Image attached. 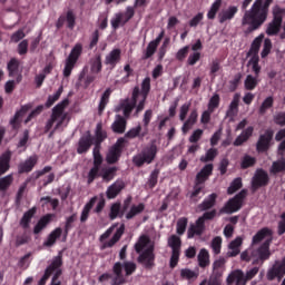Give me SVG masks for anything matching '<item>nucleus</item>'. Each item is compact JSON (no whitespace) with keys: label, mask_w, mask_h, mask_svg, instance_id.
<instances>
[{"label":"nucleus","mask_w":285,"mask_h":285,"mask_svg":"<svg viewBox=\"0 0 285 285\" xmlns=\"http://www.w3.org/2000/svg\"><path fill=\"white\" fill-rule=\"evenodd\" d=\"M11 159H12V151L11 150H6L1 156H0V177L7 174L10 168H11Z\"/></svg>","instance_id":"nucleus-33"},{"label":"nucleus","mask_w":285,"mask_h":285,"mask_svg":"<svg viewBox=\"0 0 285 285\" xmlns=\"http://www.w3.org/2000/svg\"><path fill=\"white\" fill-rule=\"evenodd\" d=\"M269 181H271V178L268 173L263 168H258L256 169L252 178V189L256 191L259 188L268 186Z\"/></svg>","instance_id":"nucleus-17"},{"label":"nucleus","mask_w":285,"mask_h":285,"mask_svg":"<svg viewBox=\"0 0 285 285\" xmlns=\"http://www.w3.org/2000/svg\"><path fill=\"white\" fill-rule=\"evenodd\" d=\"M274 0H255L248 10H245L242 18V27L248 26L244 35L248 36L259 30L268 19L271 6Z\"/></svg>","instance_id":"nucleus-1"},{"label":"nucleus","mask_w":285,"mask_h":285,"mask_svg":"<svg viewBox=\"0 0 285 285\" xmlns=\"http://www.w3.org/2000/svg\"><path fill=\"white\" fill-rule=\"evenodd\" d=\"M63 230L61 229V227H56V229H53L51 232V234H49V236H47V240H45V247H52L57 239H59L62 235Z\"/></svg>","instance_id":"nucleus-45"},{"label":"nucleus","mask_w":285,"mask_h":285,"mask_svg":"<svg viewBox=\"0 0 285 285\" xmlns=\"http://www.w3.org/2000/svg\"><path fill=\"white\" fill-rule=\"evenodd\" d=\"M63 266V255L60 252L57 256H53L51 264L47 265V269H45V274H42V278L38 281V285H46L48 279L53 275L55 271L58 267Z\"/></svg>","instance_id":"nucleus-13"},{"label":"nucleus","mask_w":285,"mask_h":285,"mask_svg":"<svg viewBox=\"0 0 285 285\" xmlns=\"http://www.w3.org/2000/svg\"><path fill=\"white\" fill-rule=\"evenodd\" d=\"M127 120L121 115H116L114 122L111 124V130L114 134L122 135L126 132Z\"/></svg>","instance_id":"nucleus-32"},{"label":"nucleus","mask_w":285,"mask_h":285,"mask_svg":"<svg viewBox=\"0 0 285 285\" xmlns=\"http://www.w3.org/2000/svg\"><path fill=\"white\" fill-rule=\"evenodd\" d=\"M126 139L120 137L116 140V142L108 149L106 154V163L108 165L117 164L122 155L125 148Z\"/></svg>","instance_id":"nucleus-10"},{"label":"nucleus","mask_w":285,"mask_h":285,"mask_svg":"<svg viewBox=\"0 0 285 285\" xmlns=\"http://www.w3.org/2000/svg\"><path fill=\"white\" fill-rule=\"evenodd\" d=\"M146 206L144 203H139L138 205H131L130 209L126 213L125 218L130 220L135 218L137 215L141 214L145 210Z\"/></svg>","instance_id":"nucleus-49"},{"label":"nucleus","mask_w":285,"mask_h":285,"mask_svg":"<svg viewBox=\"0 0 285 285\" xmlns=\"http://www.w3.org/2000/svg\"><path fill=\"white\" fill-rule=\"evenodd\" d=\"M100 30L99 29H95L90 36H89V42H88V50L92 51L97 48L99 40H100Z\"/></svg>","instance_id":"nucleus-55"},{"label":"nucleus","mask_w":285,"mask_h":285,"mask_svg":"<svg viewBox=\"0 0 285 285\" xmlns=\"http://www.w3.org/2000/svg\"><path fill=\"white\" fill-rule=\"evenodd\" d=\"M77 220V213L71 214L65 220V239H67L69 232L73 228V223Z\"/></svg>","instance_id":"nucleus-64"},{"label":"nucleus","mask_w":285,"mask_h":285,"mask_svg":"<svg viewBox=\"0 0 285 285\" xmlns=\"http://www.w3.org/2000/svg\"><path fill=\"white\" fill-rule=\"evenodd\" d=\"M156 255L154 253V247H147L142 253L139 254L137 262L145 269L151 271L156 266Z\"/></svg>","instance_id":"nucleus-16"},{"label":"nucleus","mask_w":285,"mask_h":285,"mask_svg":"<svg viewBox=\"0 0 285 285\" xmlns=\"http://www.w3.org/2000/svg\"><path fill=\"white\" fill-rule=\"evenodd\" d=\"M218 156V149L217 148H209L205 155H202L199 160L203 164H207V163H212L216 159V157Z\"/></svg>","instance_id":"nucleus-56"},{"label":"nucleus","mask_w":285,"mask_h":285,"mask_svg":"<svg viewBox=\"0 0 285 285\" xmlns=\"http://www.w3.org/2000/svg\"><path fill=\"white\" fill-rule=\"evenodd\" d=\"M37 164H38V156L37 155L29 156V158H27L24 161L18 165V174L22 175V174L31 173Z\"/></svg>","instance_id":"nucleus-28"},{"label":"nucleus","mask_w":285,"mask_h":285,"mask_svg":"<svg viewBox=\"0 0 285 285\" xmlns=\"http://www.w3.org/2000/svg\"><path fill=\"white\" fill-rule=\"evenodd\" d=\"M139 100V86H135L131 91V98H126L120 102V108L122 109V114L125 118H129L134 108L138 107Z\"/></svg>","instance_id":"nucleus-11"},{"label":"nucleus","mask_w":285,"mask_h":285,"mask_svg":"<svg viewBox=\"0 0 285 285\" xmlns=\"http://www.w3.org/2000/svg\"><path fill=\"white\" fill-rule=\"evenodd\" d=\"M167 244L171 248V252L181 250V238L179 236H176V234L169 236Z\"/></svg>","instance_id":"nucleus-57"},{"label":"nucleus","mask_w":285,"mask_h":285,"mask_svg":"<svg viewBox=\"0 0 285 285\" xmlns=\"http://www.w3.org/2000/svg\"><path fill=\"white\" fill-rule=\"evenodd\" d=\"M239 9L237 6H229L227 9H223L218 12L217 19L219 24H224L227 21H232L235 19Z\"/></svg>","instance_id":"nucleus-21"},{"label":"nucleus","mask_w":285,"mask_h":285,"mask_svg":"<svg viewBox=\"0 0 285 285\" xmlns=\"http://www.w3.org/2000/svg\"><path fill=\"white\" fill-rule=\"evenodd\" d=\"M226 258L224 256H219L212 264V274L210 277H215L216 279H223L224 273L226 271Z\"/></svg>","instance_id":"nucleus-20"},{"label":"nucleus","mask_w":285,"mask_h":285,"mask_svg":"<svg viewBox=\"0 0 285 285\" xmlns=\"http://www.w3.org/2000/svg\"><path fill=\"white\" fill-rule=\"evenodd\" d=\"M30 109V105H24L20 107V110H18L16 115H13V118L10 120V125L12 126L13 130H19L21 125L20 118H22Z\"/></svg>","instance_id":"nucleus-35"},{"label":"nucleus","mask_w":285,"mask_h":285,"mask_svg":"<svg viewBox=\"0 0 285 285\" xmlns=\"http://www.w3.org/2000/svg\"><path fill=\"white\" fill-rule=\"evenodd\" d=\"M218 195L216 193L209 194L204 200L197 205L199 212H207L214 208L217 204Z\"/></svg>","instance_id":"nucleus-30"},{"label":"nucleus","mask_w":285,"mask_h":285,"mask_svg":"<svg viewBox=\"0 0 285 285\" xmlns=\"http://www.w3.org/2000/svg\"><path fill=\"white\" fill-rule=\"evenodd\" d=\"M284 16H285V8H282L278 4L274 6L272 21L283 24Z\"/></svg>","instance_id":"nucleus-58"},{"label":"nucleus","mask_w":285,"mask_h":285,"mask_svg":"<svg viewBox=\"0 0 285 285\" xmlns=\"http://www.w3.org/2000/svg\"><path fill=\"white\" fill-rule=\"evenodd\" d=\"M258 83H259L258 77L253 75H247L244 80V88L247 91H253L257 88Z\"/></svg>","instance_id":"nucleus-53"},{"label":"nucleus","mask_w":285,"mask_h":285,"mask_svg":"<svg viewBox=\"0 0 285 285\" xmlns=\"http://www.w3.org/2000/svg\"><path fill=\"white\" fill-rule=\"evenodd\" d=\"M136 8L134 6H127L125 12H118L115 18L110 20V26L114 30H118L119 27H125L136 14Z\"/></svg>","instance_id":"nucleus-9"},{"label":"nucleus","mask_w":285,"mask_h":285,"mask_svg":"<svg viewBox=\"0 0 285 285\" xmlns=\"http://www.w3.org/2000/svg\"><path fill=\"white\" fill-rule=\"evenodd\" d=\"M68 105L69 99H63L62 101L58 102V105L53 106V109H51V118H49L45 125V132H49L55 126V122H57L59 119L61 120L66 115L68 117V112H65Z\"/></svg>","instance_id":"nucleus-7"},{"label":"nucleus","mask_w":285,"mask_h":285,"mask_svg":"<svg viewBox=\"0 0 285 285\" xmlns=\"http://www.w3.org/2000/svg\"><path fill=\"white\" fill-rule=\"evenodd\" d=\"M14 178L12 174L0 177V193H6L11 187Z\"/></svg>","instance_id":"nucleus-59"},{"label":"nucleus","mask_w":285,"mask_h":285,"mask_svg":"<svg viewBox=\"0 0 285 285\" xmlns=\"http://www.w3.org/2000/svg\"><path fill=\"white\" fill-rule=\"evenodd\" d=\"M222 6L223 0H215L207 12V19L210 21L215 20L219 10L222 9Z\"/></svg>","instance_id":"nucleus-51"},{"label":"nucleus","mask_w":285,"mask_h":285,"mask_svg":"<svg viewBox=\"0 0 285 285\" xmlns=\"http://www.w3.org/2000/svg\"><path fill=\"white\" fill-rule=\"evenodd\" d=\"M141 130H142L141 125H138V126H136V127L129 129V130L125 134V137L128 138V139H135V138H137V137H138L139 139H144V138L147 136L148 131L145 130V131L141 132Z\"/></svg>","instance_id":"nucleus-42"},{"label":"nucleus","mask_w":285,"mask_h":285,"mask_svg":"<svg viewBox=\"0 0 285 285\" xmlns=\"http://www.w3.org/2000/svg\"><path fill=\"white\" fill-rule=\"evenodd\" d=\"M273 140H274V130L266 129L263 134L258 136V139L256 141V151L258 154L267 153L272 148Z\"/></svg>","instance_id":"nucleus-12"},{"label":"nucleus","mask_w":285,"mask_h":285,"mask_svg":"<svg viewBox=\"0 0 285 285\" xmlns=\"http://www.w3.org/2000/svg\"><path fill=\"white\" fill-rule=\"evenodd\" d=\"M110 96H111V89L107 88L100 97V101L98 105L99 115H101L105 111V109L109 102Z\"/></svg>","instance_id":"nucleus-54"},{"label":"nucleus","mask_w":285,"mask_h":285,"mask_svg":"<svg viewBox=\"0 0 285 285\" xmlns=\"http://www.w3.org/2000/svg\"><path fill=\"white\" fill-rule=\"evenodd\" d=\"M149 243H150L149 236H140L137 243H135V252L137 254H141Z\"/></svg>","instance_id":"nucleus-63"},{"label":"nucleus","mask_w":285,"mask_h":285,"mask_svg":"<svg viewBox=\"0 0 285 285\" xmlns=\"http://www.w3.org/2000/svg\"><path fill=\"white\" fill-rule=\"evenodd\" d=\"M126 188V184L124 180L117 179L111 185L107 187L106 198L115 199L117 196Z\"/></svg>","instance_id":"nucleus-24"},{"label":"nucleus","mask_w":285,"mask_h":285,"mask_svg":"<svg viewBox=\"0 0 285 285\" xmlns=\"http://www.w3.org/2000/svg\"><path fill=\"white\" fill-rule=\"evenodd\" d=\"M197 262L200 268H206L210 265V254L208 249H200L199 254L197 255Z\"/></svg>","instance_id":"nucleus-47"},{"label":"nucleus","mask_w":285,"mask_h":285,"mask_svg":"<svg viewBox=\"0 0 285 285\" xmlns=\"http://www.w3.org/2000/svg\"><path fill=\"white\" fill-rule=\"evenodd\" d=\"M158 151L159 149L157 144L151 141L150 144L142 147L138 154L132 156L131 163L137 168H141L145 165H151L157 158Z\"/></svg>","instance_id":"nucleus-3"},{"label":"nucleus","mask_w":285,"mask_h":285,"mask_svg":"<svg viewBox=\"0 0 285 285\" xmlns=\"http://www.w3.org/2000/svg\"><path fill=\"white\" fill-rule=\"evenodd\" d=\"M36 214H37L36 206H33V207L29 208V210L24 212V214H22V218H20V227H22V229H29L30 223Z\"/></svg>","instance_id":"nucleus-40"},{"label":"nucleus","mask_w":285,"mask_h":285,"mask_svg":"<svg viewBox=\"0 0 285 285\" xmlns=\"http://www.w3.org/2000/svg\"><path fill=\"white\" fill-rule=\"evenodd\" d=\"M275 99L273 96L266 97L258 108V114L265 116L269 109L274 107Z\"/></svg>","instance_id":"nucleus-50"},{"label":"nucleus","mask_w":285,"mask_h":285,"mask_svg":"<svg viewBox=\"0 0 285 285\" xmlns=\"http://www.w3.org/2000/svg\"><path fill=\"white\" fill-rule=\"evenodd\" d=\"M246 285L245 273L243 269H233L226 277V285Z\"/></svg>","instance_id":"nucleus-26"},{"label":"nucleus","mask_w":285,"mask_h":285,"mask_svg":"<svg viewBox=\"0 0 285 285\" xmlns=\"http://www.w3.org/2000/svg\"><path fill=\"white\" fill-rule=\"evenodd\" d=\"M222 247H223V238H222V236H215L212 239V243H210V248L213 250V254L214 255H220Z\"/></svg>","instance_id":"nucleus-62"},{"label":"nucleus","mask_w":285,"mask_h":285,"mask_svg":"<svg viewBox=\"0 0 285 285\" xmlns=\"http://www.w3.org/2000/svg\"><path fill=\"white\" fill-rule=\"evenodd\" d=\"M107 139V131L102 129V124H97L94 137V147L101 148V144Z\"/></svg>","instance_id":"nucleus-39"},{"label":"nucleus","mask_w":285,"mask_h":285,"mask_svg":"<svg viewBox=\"0 0 285 285\" xmlns=\"http://www.w3.org/2000/svg\"><path fill=\"white\" fill-rule=\"evenodd\" d=\"M248 195V189L244 188L234 197L229 198L226 204L220 208L222 214H234L243 208L244 200Z\"/></svg>","instance_id":"nucleus-5"},{"label":"nucleus","mask_w":285,"mask_h":285,"mask_svg":"<svg viewBox=\"0 0 285 285\" xmlns=\"http://www.w3.org/2000/svg\"><path fill=\"white\" fill-rule=\"evenodd\" d=\"M240 94H235L227 109L228 117H235L239 110Z\"/></svg>","instance_id":"nucleus-44"},{"label":"nucleus","mask_w":285,"mask_h":285,"mask_svg":"<svg viewBox=\"0 0 285 285\" xmlns=\"http://www.w3.org/2000/svg\"><path fill=\"white\" fill-rule=\"evenodd\" d=\"M122 271L125 272V276L129 277L136 273L137 265L132 261H124V263H114L111 272L115 276L111 278L110 285H125L127 283L126 277L122 274Z\"/></svg>","instance_id":"nucleus-2"},{"label":"nucleus","mask_w":285,"mask_h":285,"mask_svg":"<svg viewBox=\"0 0 285 285\" xmlns=\"http://www.w3.org/2000/svg\"><path fill=\"white\" fill-rule=\"evenodd\" d=\"M90 72L99 75L102 71V57L101 53H96L89 59Z\"/></svg>","instance_id":"nucleus-38"},{"label":"nucleus","mask_w":285,"mask_h":285,"mask_svg":"<svg viewBox=\"0 0 285 285\" xmlns=\"http://www.w3.org/2000/svg\"><path fill=\"white\" fill-rule=\"evenodd\" d=\"M273 243V238H266V240H264V243H262V245L259 247H257V249H255V257L257 256V258H255L252 264L253 265H258L259 262L264 263L266 261H268L272 256V252H271V245Z\"/></svg>","instance_id":"nucleus-15"},{"label":"nucleus","mask_w":285,"mask_h":285,"mask_svg":"<svg viewBox=\"0 0 285 285\" xmlns=\"http://www.w3.org/2000/svg\"><path fill=\"white\" fill-rule=\"evenodd\" d=\"M125 233V224H121L118 229H116L114 236L110 238V240H108L107 243H105V246L107 248H111L114 247L122 237Z\"/></svg>","instance_id":"nucleus-46"},{"label":"nucleus","mask_w":285,"mask_h":285,"mask_svg":"<svg viewBox=\"0 0 285 285\" xmlns=\"http://www.w3.org/2000/svg\"><path fill=\"white\" fill-rule=\"evenodd\" d=\"M151 90V79L150 77H146L142 79L141 83H140V88L138 87V105L136 107L135 114L134 116L138 117V115L144 111L145 106H146V101L148 98V95Z\"/></svg>","instance_id":"nucleus-8"},{"label":"nucleus","mask_w":285,"mask_h":285,"mask_svg":"<svg viewBox=\"0 0 285 285\" xmlns=\"http://www.w3.org/2000/svg\"><path fill=\"white\" fill-rule=\"evenodd\" d=\"M53 215L47 214L40 219H38V223H36V226H33V235H39L52 220Z\"/></svg>","instance_id":"nucleus-41"},{"label":"nucleus","mask_w":285,"mask_h":285,"mask_svg":"<svg viewBox=\"0 0 285 285\" xmlns=\"http://www.w3.org/2000/svg\"><path fill=\"white\" fill-rule=\"evenodd\" d=\"M274 232L269 227H263L252 238V246L259 245L265 239H273Z\"/></svg>","instance_id":"nucleus-27"},{"label":"nucleus","mask_w":285,"mask_h":285,"mask_svg":"<svg viewBox=\"0 0 285 285\" xmlns=\"http://www.w3.org/2000/svg\"><path fill=\"white\" fill-rule=\"evenodd\" d=\"M204 190V186L200 183L195 181L193 190L189 195V200L193 204H197L200 199L202 196H199Z\"/></svg>","instance_id":"nucleus-48"},{"label":"nucleus","mask_w":285,"mask_h":285,"mask_svg":"<svg viewBox=\"0 0 285 285\" xmlns=\"http://www.w3.org/2000/svg\"><path fill=\"white\" fill-rule=\"evenodd\" d=\"M198 121V111L193 109L181 126L183 135H187Z\"/></svg>","instance_id":"nucleus-31"},{"label":"nucleus","mask_w":285,"mask_h":285,"mask_svg":"<svg viewBox=\"0 0 285 285\" xmlns=\"http://www.w3.org/2000/svg\"><path fill=\"white\" fill-rule=\"evenodd\" d=\"M68 105L69 99H63L62 101L58 102V105L53 106V109H51V118H49L45 125V132H49L55 126V122H57L59 119L61 120L66 115L68 117V112H65Z\"/></svg>","instance_id":"nucleus-6"},{"label":"nucleus","mask_w":285,"mask_h":285,"mask_svg":"<svg viewBox=\"0 0 285 285\" xmlns=\"http://www.w3.org/2000/svg\"><path fill=\"white\" fill-rule=\"evenodd\" d=\"M97 199V196H94L85 204V207H82V212L80 213V223L85 224L89 219L90 212L95 207Z\"/></svg>","instance_id":"nucleus-37"},{"label":"nucleus","mask_w":285,"mask_h":285,"mask_svg":"<svg viewBox=\"0 0 285 285\" xmlns=\"http://www.w3.org/2000/svg\"><path fill=\"white\" fill-rule=\"evenodd\" d=\"M282 23H278L276 21H271L268 24H267V28H266V35L268 37H275L277 36L279 32H281V29H282Z\"/></svg>","instance_id":"nucleus-60"},{"label":"nucleus","mask_w":285,"mask_h":285,"mask_svg":"<svg viewBox=\"0 0 285 285\" xmlns=\"http://www.w3.org/2000/svg\"><path fill=\"white\" fill-rule=\"evenodd\" d=\"M242 236H237L235 240H230L228 245L227 257H237L240 254V247L243 246Z\"/></svg>","instance_id":"nucleus-34"},{"label":"nucleus","mask_w":285,"mask_h":285,"mask_svg":"<svg viewBox=\"0 0 285 285\" xmlns=\"http://www.w3.org/2000/svg\"><path fill=\"white\" fill-rule=\"evenodd\" d=\"M20 68V61L17 58H11L10 61L8 62V72L10 78L16 77V83H21L23 76L21 71L19 70Z\"/></svg>","instance_id":"nucleus-23"},{"label":"nucleus","mask_w":285,"mask_h":285,"mask_svg":"<svg viewBox=\"0 0 285 285\" xmlns=\"http://www.w3.org/2000/svg\"><path fill=\"white\" fill-rule=\"evenodd\" d=\"M264 38H265L264 35H259L253 40V42L250 45V48L247 52L248 58L252 57L253 55H258L259 53V50H261L262 43L264 41Z\"/></svg>","instance_id":"nucleus-43"},{"label":"nucleus","mask_w":285,"mask_h":285,"mask_svg":"<svg viewBox=\"0 0 285 285\" xmlns=\"http://www.w3.org/2000/svg\"><path fill=\"white\" fill-rule=\"evenodd\" d=\"M117 171H118V167L116 166L102 167L100 168L99 177L102 179V181L110 183L117 176Z\"/></svg>","instance_id":"nucleus-36"},{"label":"nucleus","mask_w":285,"mask_h":285,"mask_svg":"<svg viewBox=\"0 0 285 285\" xmlns=\"http://www.w3.org/2000/svg\"><path fill=\"white\" fill-rule=\"evenodd\" d=\"M121 62V49L120 48H114L110 50L104 59V65L109 67L110 70H114L117 65Z\"/></svg>","instance_id":"nucleus-18"},{"label":"nucleus","mask_w":285,"mask_h":285,"mask_svg":"<svg viewBox=\"0 0 285 285\" xmlns=\"http://www.w3.org/2000/svg\"><path fill=\"white\" fill-rule=\"evenodd\" d=\"M243 188V178L242 177H236L233 179L230 185L227 188V194L228 195H234L237 193L239 189Z\"/></svg>","instance_id":"nucleus-61"},{"label":"nucleus","mask_w":285,"mask_h":285,"mask_svg":"<svg viewBox=\"0 0 285 285\" xmlns=\"http://www.w3.org/2000/svg\"><path fill=\"white\" fill-rule=\"evenodd\" d=\"M282 173H285V159H278L273 161L269 168V174L276 176Z\"/></svg>","instance_id":"nucleus-52"},{"label":"nucleus","mask_w":285,"mask_h":285,"mask_svg":"<svg viewBox=\"0 0 285 285\" xmlns=\"http://www.w3.org/2000/svg\"><path fill=\"white\" fill-rule=\"evenodd\" d=\"M255 131V128L253 126H248L245 128L234 140L233 146L234 147H240L245 142H247L252 137Z\"/></svg>","instance_id":"nucleus-29"},{"label":"nucleus","mask_w":285,"mask_h":285,"mask_svg":"<svg viewBox=\"0 0 285 285\" xmlns=\"http://www.w3.org/2000/svg\"><path fill=\"white\" fill-rule=\"evenodd\" d=\"M205 223L206 220L199 216L197 219H196V223L195 224H191L189 227H188V230H187V238L188 239H191L195 237V235L197 236H202L205 232Z\"/></svg>","instance_id":"nucleus-22"},{"label":"nucleus","mask_w":285,"mask_h":285,"mask_svg":"<svg viewBox=\"0 0 285 285\" xmlns=\"http://www.w3.org/2000/svg\"><path fill=\"white\" fill-rule=\"evenodd\" d=\"M82 53V43L78 42L73 46V48H71V52H69V56H67V59H65V69H62V76L65 78H70Z\"/></svg>","instance_id":"nucleus-4"},{"label":"nucleus","mask_w":285,"mask_h":285,"mask_svg":"<svg viewBox=\"0 0 285 285\" xmlns=\"http://www.w3.org/2000/svg\"><path fill=\"white\" fill-rule=\"evenodd\" d=\"M214 171V164L209 163L206 164L197 174L195 177V183L204 185L210 176H213Z\"/></svg>","instance_id":"nucleus-25"},{"label":"nucleus","mask_w":285,"mask_h":285,"mask_svg":"<svg viewBox=\"0 0 285 285\" xmlns=\"http://www.w3.org/2000/svg\"><path fill=\"white\" fill-rule=\"evenodd\" d=\"M285 277V256L282 261H276L269 269H267L266 279L281 282Z\"/></svg>","instance_id":"nucleus-14"},{"label":"nucleus","mask_w":285,"mask_h":285,"mask_svg":"<svg viewBox=\"0 0 285 285\" xmlns=\"http://www.w3.org/2000/svg\"><path fill=\"white\" fill-rule=\"evenodd\" d=\"M94 141L95 137L90 134V131H87V134L82 135L78 140V148L76 149L78 155L87 154L91 146L95 144Z\"/></svg>","instance_id":"nucleus-19"}]
</instances>
